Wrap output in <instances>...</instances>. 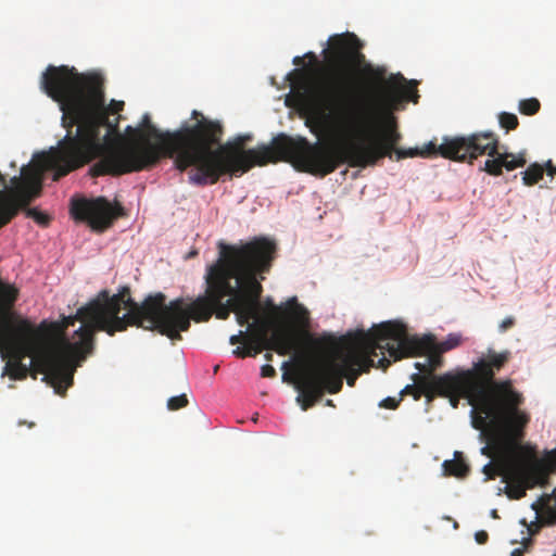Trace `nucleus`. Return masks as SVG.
Returning <instances> with one entry per match:
<instances>
[{
  "label": "nucleus",
  "mask_w": 556,
  "mask_h": 556,
  "mask_svg": "<svg viewBox=\"0 0 556 556\" xmlns=\"http://www.w3.org/2000/svg\"><path fill=\"white\" fill-rule=\"evenodd\" d=\"M363 43L353 33L333 35L324 50V63L313 81H299L295 98L309 115L312 131L336 143L317 142L318 176L333 173L340 165L367 167L383 157L440 155L455 162L472 163L488 155L483 170L500 176L503 168L514 170L527 163L525 153L500 151V141L492 131L468 136L444 137L441 144L430 141L421 150H395L401 140L393 115L408 99L417 102V90L408 86L402 74L386 77L383 67L366 63Z\"/></svg>",
  "instance_id": "f257e3e1"
},
{
  "label": "nucleus",
  "mask_w": 556,
  "mask_h": 556,
  "mask_svg": "<svg viewBox=\"0 0 556 556\" xmlns=\"http://www.w3.org/2000/svg\"><path fill=\"white\" fill-rule=\"evenodd\" d=\"M109 300V290L103 289L75 315L39 326L12 308L1 314L0 353L9 357L4 374L13 380L43 374V380L64 395L73 384L74 362H83L93 352L96 332H117L112 330L117 305Z\"/></svg>",
  "instance_id": "f03ea898"
},
{
  "label": "nucleus",
  "mask_w": 556,
  "mask_h": 556,
  "mask_svg": "<svg viewBox=\"0 0 556 556\" xmlns=\"http://www.w3.org/2000/svg\"><path fill=\"white\" fill-rule=\"evenodd\" d=\"M257 253L254 239L241 244L218 242V257L206 267L204 276L206 289L191 303L178 298L166 304V296L159 292L137 303L127 286L117 293L109 292V302L117 305L115 327L112 330L123 332L129 326L146 330H157L170 340H181L180 332L190 328V320L208 321L213 315L227 319L235 304L231 299L240 292L251 254Z\"/></svg>",
  "instance_id": "7ed1b4c3"
},
{
  "label": "nucleus",
  "mask_w": 556,
  "mask_h": 556,
  "mask_svg": "<svg viewBox=\"0 0 556 556\" xmlns=\"http://www.w3.org/2000/svg\"><path fill=\"white\" fill-rule=\"evenodd\" d=\"M41 89L62 111L65 137L45 155L48 166L56 168L55 179L66 176L114 149L109 144L116 125L109 114L124 108L123 101L105 105L104 79L98 73H78L75 67L49 65L41 75Z\"/></svg>",
  "instance_id": "20e7f679"
},
{
  "label": "nucleus",
  "mask_w": 556,
  "mask_h": 556,
  "mask_svg": "<svg viewBox=\"0 0 556 556\" xmlns=\"http://www.w3.org/2000/svg\"><path fill=\"white\" fill-rule=\"evenodd\" d=\"M194 131L190 151L184 159L189 172V182L197 186L216 184L222 176H241L254 166L285 161L298 170L318 176L317 142L306 138H292L279 134L270 144H260L244 150L251 135H239L232 141L222 143L224 126L217 119H210L193 110Z\"/></svg>",
  "instance_id": "39448f33"
},
{
  "label": "nucleus",
  "mask_w": 556,
  "mask_h": 556,
  "mask_svg": "<svg viewBox=\"0 0 556 556\" xmlns=\"http://www.w3.org/2000/svg\"><path fill=\"white\" fill-rule=\"evenodd\" d=\"M511 353L508 350L495 352L488 350L484 357L473 363L472 368L459 372H451L458 386L448 397L453 408H457L462 397L471 405V424L482 434L498 439L500 430L508 444L516 443L525 437L523 429L530 421V416L519 409L523 396L516 391L509 379L495 380V375L509 362Z\"/></svg>",
  "instance_id": "423d86ee"
},
{
  "label": "nucleus",
  "mask_w": 556,
  "mask_h": 556,
  "mask_svg": "<svg viewBox=\"0 0 556 556\" xmlns=\"http://www.w3.org/2000/svg\"><path fill=\"white\" fill-rule=\"evenodd\" d=\"M125 131L127 138L92 165V176H119L149 169L163 157L174 159L178 170H187L184 159L190 151L194 119L182 123L177 130L162 131L152 124L150 115L144 114L139 126H127Z\"/></svg>",
  "instance_id": "0eeeda50"
},
{
  "label": "nucleus",
  "mask_w": 556,
  "mask_h": 556,
  "mask_svg": "<svg viewBox=\"0 0 556 556\" xmlns=\"http://www.w3.org/2000/svg\"><path fill=\"white\" fill-rule=\"evenodd\" d=\"M353 344L363 354L376 355L377 350L384 354L387 351L394 361L426 356L424 362L415 364V367L426 376H433L432 372L443 363V352L432 337L409 336L405 325L400 321H386L368 331H358L353 338Z\"/></svg>",
  "instance_id": "6e6552de"
},
{
  "label": "nucleus",
  "mask_w": 556,
  "mask_h": 556,
  "mask_svg": "<svg viewBox=\"0 0 556 556\" xmlns=\"http://www.w3.org/2000/svg\"><path fill=\"white\" fill-rule=\"evenodd\" d=\"M365 363L366 358L362 353L350 350L307 366L298 382L300 394L296 401L302 409L307 410L313 407L326 391L331 394L340 392L344 378L349 387H354Z\"/></svg>",
  "instance_id": "1a4fd4ad"
},
{
  "label": "nucleus",
  "mask_w": 556,
  "mask_h": 556,
  "mask_svg": "<svg viewBox=\"0 0 556 556\" xmlns=\"http://www.w3.org/2000/svg\"><path fill=\"white\" fill-rule=\"evenodd\" d=\"M254 248L257 253L251 254L240 292L231 299L237 323L240 326L249 325L250 332L258 325L267 323L260 319L263 287L257 276L269 271L277 251L276 243L265 237L254 238Z\"/></svg>",
  "instance_id": "9d476101"
},
{
  "label": "nucleus",
  "mask_w": 556,
  "mask_h": 556,
  "mask_svg": "<svg viewBox=\"0 0 556 556\" xmlns=\"http://www.w3.org/2000/svg\"><path fill=\"white\" fill-rule=\"evenodd\" d=\"M42 152L37 156L36 164L23 166L20 176L11 178V187L7 186L5 177L0 172V228L9 224L18 213L20 207L29 205L39 197L42 188V175L46 170L53 172L56 181V168L50 167Z\"/></svg>",
  "instance_id": "9b49d317"
},
{
  "label": "nucleus",
  "mask_w": 556,
  "mask_h": 556,
  "mask_svg": "<svg viewBox=\"0 0 556 556\" xmlns=\"http://www.w3.org/2000/svg\"><path fill=\"white\" fill-rule=\"evenodd\" d=\"M71 213L76 220L86 222L92 230L102 232L112 226L113 222L123 214V207L111 204L103 197L96 199H73Z\"/></svg>",
  "instance_id": "f8f14e48"
},
{
  "label": "nucleus",
  "mask_w": 556,
  "mask_h": 556,
  "mask_svg": "<svg viewBox=\"0 0 556 556\" xmlns=\"http://www.w3.org/2000/svg\"><path fill=\"white\" fill-rule=\"evenodd\" d=\"M548 467L542 460L522 458L505 480L506 494L509 498L520 500L526 496L527 490L536 485L545 486L548 483Z\"/></svg>",
  "instance_id": "ddd939ff"
},
{
  "label": "nucleus",
  "mask_w": 556,
  "mask_h": 556,
  "mask_svg": "<svg viewBox=\"0 0 556 556\" xmlns=\"http://www.w3.org/2000/svg\"><path fill=\"white\" fill-rule=\"evenodd\" d=\"M269 323H263L249 333L248 349L250 356L254 357L263 350H273L279 355H287L296 349V340L293 331L288 327H276L268 334Z\"/></svg>",
  "instance_id": "4468645a"
},
{
  "label": "nucleus",
  "mask_w": 556,
  "mask_h": 556,
  "mask_svg": "<svg viewBox=\"0 0 556 556\" xmlns=\"http://www.w3.org/2000/svg\"><path fill=\"white\" fill-rule=\"evenodd\" d=\"M498 439H489L493 441L496 446L500 448L501 445H504L506 451H504L501 455H498L494 463H488L483 466V473L485 475V480H494L497 477H502L503 480H507L509 478L510 472L513 469L516 468V466L521 462L522 457H520L517 453V450L519 448V443L523 439L520 438L516 443L508 444L504 437H503V430H500Z\"/></svg>",
  "instance_id": "2eb2a0df"
},
{
  "label": "nucleus",
  "mask_w": 556,
  "mask_h": 556,
  "mask_svg": "<svg viewBox=\"0 0 556 556\" xmlns=\"http://www.w3.org/2000/svg\"><path fill=\"white\" fill-rule=\"evenodd\" d=\"M458 386V381L451 377V372L440 376L421 377V396L425 395L427 402L430 403L435 396L450 394L454 388Z\"/></svg>",
  "instance_id": "dca6fc26"
},
{
  "label": "nucleus",
  "mask_w": 556,
  "mask_h": 556,
  "mask_svg": "<svg viewBox=\"0 0 556 556\" xmlns=\"http://www.w3.org/2000/svg\"><path fill=\"white\" fill-rule=\"evenodd\" d=\"M288 315L293 324L290 329L293 331L295 336V340L298 341L295 329H299V337L302 332H306V329L309 327V312L307 308L298 303L296 298H292L288 302ZM289 328V326H287Z\"/></svg>",
  "instance_id": "f3484780"
},
{
  "label": "nucleus",
  "mask_w": 556,
  "mask_h": 556,
  "mask_svg": "<svg viewBox=\"0 0 556 556\" xmlns=\"http://www.w3.org/2000/svg\"><path fill=\"white\" fill-rule=\"evenodd\" d=\"M531 507L538 515H543L548 522L556 520V496L544 494Z\"/></svg>",
  "instance_id": "a211bd4d"
},
{
  "label": "nucleus",
  "mask_w": 556,
  "mask_h": 556,
  "mask_svg": "<svg viewBox=\"0 0 556 556\" xmlns=\"http://www.w3.org/2000/svg\"><path fill=\"white\" fill-rule=\"evenodd\" d=\"M17 298L18 289L14 285L3 282L0 279V315L13 308Z\"/></svg>",
  "instance_id": "6ab92c4d"
},
{
  "label": "nucleus",
  "mask_w": 556,
  "mask_h": 556,
  "mask_svg": "<svg viewBox=\"0 0 556 556\" xmlns=\"http://www.w3.org/2000/svg\"><path fill=\"white\" fill-rule=\"evenodd\" d=\"M454 456V459L444 460L442 465L445 475L458 478L466 477L469 472V466L466 464L460 452H455Z\"/></svg>",
  "instance_id": "aec40b11"
},
{
  "label": "nucleus",
  "mask_w": 556,
  "mask_h": 556,
  "mask_svg": "<svg viewBox=\"0 0 556 556\" xmlns=\"http://www.w3.org/2000/svg\"><path fill=\"white\" fill-rule=\"evenodd\" d=\"M521 175L523 185L531 187L543 178L544 167L539 163H532Z\"/></svg>",
  "instance_id": "412c9836"
},
{
  "label": "nucleus",
  "mask_w": 556,
  "mask_h": 556,
  "mask_svg": "<svg viewBox=\"0 0 556 556\" xmlns=\"http://www.w3.org/2000/svg\"><path fill=\"white\" fill-rule=\"evenodd\" d=\"M541 109V103L536 98H529L519 101L518 110L521 114L532 116Z\"/></svg>",
  "instance_id": "4be33fe9"
},
{
  "label": "nucleus",
  "mask_w": 556,
  "mask_h": 556,
  "mask_svg": "<svg viewBox=\"0 0 556 556\" xmlns=\"http://www.w3.org/2000/svg\"><path fill=\"white\" fill-rule=\"evenodd\" d=\"M421 377H424V375L415 374L413 376L414 383L406 386L401 391V396H403V395H412L415 401H419L420 397H421V388H420Z\"/></svg>",
  "instance_id": "5701e85b"
},
{
  "label": "nucleus",
  "mask_w": 556,
  "mask_h": 556,
  "mask_svg": "<svg viewBox=\"0 0 556 556\" xmlns=\"http://www.w3.org/2000/svg\"><path fill=\"white\" fill-rule=\"evenodd\" d=\"M498 123L501 127L507 131L516 129L519 125L517 115L508 112H502L498 114Z\"/></svg>",
  "instance_id": "b1692460"
},
{
  "label": "nucleus",
  "mask_w": 556,
  "mask_h": 556,
  "mask_svg": "<svg viewBox=\"0 0 556 556\" xmlns=\"http://www.w3.org/2000/svg\"><path fill=\"white\" fill-rule=\"evenodd\" d=\"M462 343V336L458 333H450L443 341L437 343L441 352L445 353L457 348Z\"/></svg>",
  "instance_id": "393cba45"
},
{
  "label": "nucleus",
  "mask_w": 556,
  "mask_h": 556,
  "mask_svg": "<svg viewBox=\"0 0 556 556\" xmlns=\"http://www.w3.org/2000/svg\"><path fill=\"white\" fill-rule=\"evenodd\" d=\"M20 210H24L27 217L33 218L37 224L41 226H47L50 222L49 216L38 211L37 208H29L28 205H26L25 207H20Z\"/></svg>",
  "instance_id": "a878e982"
},
{
  "label": "nucleus",
  "mask_w": 556,
  "mask_h": 556,
  "mask_svg": "<svg viewBox=\"0 0 556 556\" xmlns=\"http://www.w3.org/2000/svg\"><path fill=\"white\" fill-rule=\"evenodd\" d=\"M188 405V399L186 394L173 396L167 401V407L170 410H177Z\"/></svg>",
  "instance_id": "bb28decb"
},
{
  "label": "nucleus",
  "mask_w": 556,
  "mask_h": 556,
  "mask_svg": "<svg viewBox=\"0 0 556 556\" xmlns=\"http://www.w3.org/2000/svg\"><path fill=\"white\" fill-rule=\"evenodd\" d=\"M480 435H481V437H483V438H485V439L489 441V443L491 444V445L483 446V447L481 448V453H482L483 455H485V456H488V457H493V451H494V450L498 453V455H501L504 451H506V448H505V446H504V445H501L502 447H500V448H498V447L496 446V444H495L493 441H491V440L489 439V434H482V432H481V433H480Z\"/></svg>",
  "instance_id": "cd10ccee"
},
{
  "label": "nucleus",
  "mask_w": 556,
  "mask_h": 556,
  "mask_svg": "<svg viewBox=\"0 0 556 556\" xmlns=\"http://www.w3.org/2000/svg\"><path fill=\"white\" fill-rule=\"evenodd\" d=\"M400 401L401 399L397 400L395 397H386L379 403V406L382 408L395 409L397 408Z\"/></svg>",
  "instance_id": "c85d7f7f"
},
{
  "label": "nucleus",
  "mask_w": 556,
  "mask_h": 556,
  "mask_svg": "<svg viewBox=\"0 0 556 556\" xmlns=\"http://www.w3.org/2000/svg\"><path fill=\"white\" fill-rule=\"evenodd\" d=\"M249 333L245 331H240L238 334L231 336L229 339L230 344L235 345L240 342H248Z\"/></svg>",
  "instance_id": "c756f323"
},
{
  "label": "nucleus",
  "mask_w": 556,
  "mask_h": 556,
  "mask_svg": "<svg viewBox=\"0 0 556 556\" xmlns=\"http://www.w3.org/2000/svg\"><path fill=\"white\" fill-rule=\"evenodd\" d=\"M261 376L264 378H274L276 376V369L271 365L265 364L261 367Z\"/></svg>",
  "instance_id": "7c9ffc66"
},
{
  "label": "nucleus",
  "mask_w": 556,
  "mask_h": 556,
  "mask_svg": "<svg viewBox=\"0 0 556 556\" xmlns=\"http://www.w3.org/2000/svg\"><path fill=\"white\" fill-rule=\"evenodd\" d=\"M515 325V318L513 316L506 317L500 324V331L505 332Z\"/></svg>",
  "instance_id": "2f4dec72"
},
{
  "label": "nucleus",
  "mask_w": 556,
  "mask_h": 556,
  "mask_svg": "<svg viewBox=\"0 0 556 556\" xmlns=\"http://www.w3.org/2000/svg\"><path fill=\"white\" fill-rule=\"evenodd\" d=\"M232 353L235 356H237L239 358H244V357L250 356V349H248V346H237L232 351Z\"/></svg>",
  "instance_id": "473e14b6"
},
{
  "label": "nucleus",
  "mask_w": 556,
  "mask_h": 556,
  "mask_svg": "<svg viewBox=\"0 0 556 556\" xmlns=\"http://www.w3.org/2000/svg\"><path fill=\"white\" fill-rule=\"evenodd\" d=\"M544 173H546L548 176L554 177L556 176V166L552 163L551 160H548L544 165Z\"/></svg>",
  "instance_id": "72a5a7b5"
},
{
  "label": "nucleus",
  "mask_w": 556,
  "mask_h": 556,
  "mask_svg": "<svg viewBox=\"0 0 556 556\" xmlns=\"http://www.w3.org/2000/svg\"><path fill=\"white\" fill-rule=\"evenodd\" d=\"M475 539H476L477 543L485 544L488 542L489 534H488V532L481 530V531L476 532Z\"/></svg>",
  "instance_id": "f704fd0d"
},
{
  "label": "nucleus",
  "mask_w": 556,
  "mask_h": 556,
  "mask_svg": "<svg viewBox=\"0 0 556 556\" xmlns=\"http://www.w3.org/2000/svg\"><path fill=\"white\" fill-rule=\"evenodd\" d=\"M525 549L523 548H515L509 556H522Z\"/></svg>",
  "instance_id": "c9c22d12"
},
{
  "label": "nucleus",
  "mask_w": 556,
  "mask_h": 556,
  "mask_svg": "<svg viewBox=\"0 0 556 556\" xmlns=\"http://www.w3.org/2000/svg\"><path fill=\"white\" fill-rule=\"evenodd\" d=\"M293 63H294L295 65H301V64L303 63V58H301V56H295V58L293 59Z\"/></svg>",
  "instance_id": "e433bc0d"
},
{
  "label": "nucleus",
  "mask_w": 556,
  "mask_h": 556,
  "mask_svg": "<svg viewBox=\"0 0 556 556\" xmlns=\"http://www.w3.org/2000/svg\"><path fill=\"white\" fill-rule=\"evenodd\" d=\"M325 341H326V339H325V338H323V339H318V340H316V342H315V343H316V345H318V346H323V344H324V342H325Z\"/></svg>",
  "instance_id": "4c0bfd02"
},
{
  "label": "nucleus",
  "mask_w": 556,
  "mask_h": 556,
  "mask_svg": "<svg viewBox=\"0 0 556 556\" xmlns=\"http://www.w3.org/2000/svg\"><path fill=\"white\" fill-rule=\"evenodd\" d=\"M306 56H307V58H309V59H311V60H313V61H316V56H315V54H314L313 52H308V53L306 54Z\"/></svg>",
  "instance_id": "58836bf2"
},
{
  "label": "nucleus",
  "mask_w": 556,
  "mask_h": 556,
  "mask_svg": "<svg viewBox=\"0 0 556 556\" xmlns=\"http://www.w3.org/2000/svg\"><path fill=\"white\" fill-rule=\"evenodd\" d=\"M264 357H265L266 361L269 362V361L273 359V354L271 353H266Z\"/></svg>",
  "instance_id": "ea45409f"
},
{
  "label": "nucleus",
  "mask_w": 556,
  "mask_h": 556,
  "mask_svg": "<svg viewBox=\"0 0 556 556\" xmlns=\"http://www.w3.org/2000/svg\"><path fill=\"white\" fill-rule=\"evenodd\" d=\"M326 405H328V406H334V404H333L332 400H327V401H326Z\"/></svg>",
  "instance_id": "a19ab883"
},
{
  "label": "nucleus",
  "mask_w": 556,
  "mask_h": 556,
  "mask_svg": "<svg viewBox=\"0 0 556 556\" xmlns=\"http://www.w3.org/2000/svg\"><path fill=\"white\" fill-rule=\"evenodd\" d=\"M549 456H551V458H556V448L551 452Z\"/></svg>",
  "instance_id": "79ce46f5"
},
{
  "label": "nucleus",
  "mask_w": 556,
  "mask_h": 556,
  "mask_svg": "<svg viewBox=\"0 0 556 556\" xmlns=\"http://www.w3.org/2000/svg\"><path fill=\"white\" fill-rule=\"evenodd\" d=\"M492 516H493L494 518H496V517H497V511H496L495 509H494V510H492Z\"/></svg>",
  "instance_id": "37998d69"
},
{
  "label": "nucleus",
  "mask_w": 556,
  "mask_h": 556,
  "mask_svg": "<svg viewBox=\"0 0 556 556\" xmlns=\"http://www.w3.org/2000/svg\"><path fill=\"white\" fill-rule=\"evenodd\" d=\"M529 531L531 532V534H534L538 531V528L535 530H532L531 528H529Z\"/></svg>",
  "instance_id": "c03bdc74"
},
{
  "label": "nucleus",
  "mask_w": 556,
  "mask_h": 556,
  "mask_svg": "<svg viewBox=\"0 0 556 556\" xmlns=\"http://www.w3.org/2000/svg\"><path fill=\"white\" fill-rule=\"evenodd\" d=\"M34 425H35L34 422H29L28 427L31 428V427H34Z\"/></svg>",
  "instance_id": "a18cd8bd"
}]
</instances>
